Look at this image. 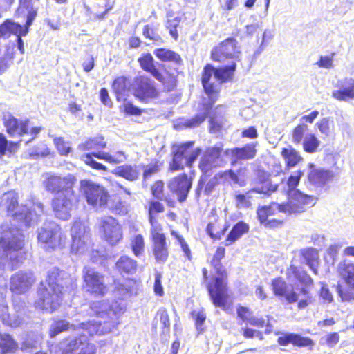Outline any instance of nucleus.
Segmentation results:
<instances>
[{
	"mask_svg": "<svg viewBox=\"0 0 354 354\" xmlns=\"http://www.w3.org/2000/svg\"><path fill=\"white\" fill-rule=\"evenodd\" d=\"M331 177V174L328 171L318 169L313 171L310 175V178L315 183H324Z\"/></svg>",
	"mask_w": 354,
	"mask_h": 354,
	"instance_id": "nucleus-53",
	"label": "nucleus"
},
{
	"mask_svg": "<svg viewBox=\"0 0 354 354\" xmlns=\"http://www.w3.org/2000/svg\"><path fill=\"white\" fill-rule=\"evenodd\" d=\"M339 337L337 333H333L327 335L321 339L322 344H326L329 347L335 346L339 342Z\"/></svg>",
	"mask_w": 354,
	"mask_h": 354,
	"instance_id": "nucleus-64",
	"label": "nucleus"
},
{
	"mask_svg": "<svg viewBox=\"0 0 354 354\" xmlns=\"http://www.w3.org/2000/svg\"><path fill=\"white\" fill-rule=\"evenodd\" d=\"M171 235L174 236L180 245L181 249L185 253V255L188 259H191V251L189 248L182 236L178 234L176 232L172 231Z\"/></svg>",
	"mask_w": 354,
	"mask_h": 354,
	"instance_id": "nucleus-61",
	"label": "nucleus"
},
{
	"mask_svg": "<svg viewBox=\"0 0 354 354\" xmlns=\"http://www.w3.org/2000/svg\"><path fill=\"white\" fill-rule=\"evenodd\" d=\"M292 273L295 277L306 286L313 284L312 278L304 271L299 270L297 267L290 266L288 270V274Z\"/></svg>",
	"mask_w": 354,
	"mask_h": 354,
	"instance_id": "nucleus-46",
	"label": "nucleus"
},
{
	"mask_svg": "<svg viewBox=\"0 0 354 354\" xmlns=\"http://www.w3.org/2000/svg\"><path fill=\"white\" fill-rule=\"evenodd\" d=\"M138 62L143 70L151 74L157 80L162 82L164 77L161 73L156 68L154 59L149 53L145 54L139 58Z\"/></svg>",
	"mask_w": 354,
	"mask_h": 354,
	"instance_id": "nucleus-34",
	"label": "nucleus"
},
{
	"mask_svg": "<svg viewBox=\"0 0 354 354\" xmlns=\"http://www.w3.org/2000/svg\"><path fill=\"white\" fill-rule=\"evenodd\" d=\"M153 253L158 263H165L169 255L168 248L166 243V237L152 239Z\"/></svg>",
	"mask_w": 354,
	"mask_h": 354,
	"instance_id": "nucleus-32",
	"label": "nucleus"
},
{
	"mask_svg": "<svg viewBox=\"0 0 354 354\" xmlns=\"http://www.w3.org/2000/svg\"><path fill=\"white\" fill-rule=\"evenodd\" d=\"M277 186L272 185L270 182L266 181L264 185L261 187H256L247 192L245 194L236 192L234 196L236 206L239 209H246L250 207L251 199L252 198V193L265 194L269 195L270 194L277 190Z\"/></svg>",
	"mask_w": 354,
	"mask_h": 354,
	"instance_id": "nucleus-19",
	"label": "nucleus"
},
{
	"mask_svg": "<svg viewBox=\"0 0 354 354\" xmlns=\"http://www.w3.org/2000/svg\"><path fill=\"white\" fill-rule=\"evenodd\" d=\"M303 173L300 171H297L293 175H291L288 180H287V186L288 189L286 191L287 195H288V192H290L292 190H298L296 189L297 185L299 183L300 178L302 176Z\"/></svg>",
	"mask_w": 354,
	"mask_h": 354,
	"instance_id": "nucleus-56",
	"label": "nucleus"
},
{
	"mask_svg": "<svg viewBox=\"0 0 354 354\" xmlns=\"http://www.w3.org/2000/svg\"><path fill=\"white\" fill-rule=\"evenodd\" d=\"M84 288L86 292L95 296H103L106 287L104 285V277L100 272L90 268H85L83 270Z\"/></svg>",
	"mask_w": 354,
	"mask_h": 354,
	"instance_id": "nucleus-14",
	"label": "nucleus"
},
{
	"mask_svg": "<svg viewBox=\"0 0 354 354\" xmlns=\"http://www.w3.org/2000/svg\"><path fill=\"white\" fill-rule=\"evenodd\" d=\"M142 33L146 38H148L150 40L156 42L162 41L161 37L153 29L150 28L149 25L145 26Z\"/></svg>",
	"mask_w": 354,
	"mask_h": 354,
	"instance_id": "nucleus-63",
	"label": "nucleus"
},
{
	"mask_svg": "<svg viewBox=\"0 0 354 354\" xmlns=\"http://www.w3.org/2000/svg\"><path fill=\"white\" fill-rule=\"evenodd\" d=\"M54 144L61 155L66 156L71 150V146L61 137L54 138Z\"/></svg>",
	"mask_w": 354,
	"mask_h": 354,
	"instance_id": "nucleus-58",
	"label": "nucleus"
},
{
	"mask_svg": "<svg viewBox=\"0 0 354 354\" xmlns=\"http://www.w3.org/2000/svg\"><path fill=\"white\" fill-rule=\"evenodd\" d=\"M168 187L171 192L178 196V201L183 202L192 187V181L186 174H183L171 180Z\"/></svg>",
	"mask_w": 354,
	"mask_h": 354,
	"instance_id": "nucleus-20",
	"label": "nucleus"
},
{
	"mask_svg": "<svg viewBox=\"0 0 354 354\" xmlns=\"http://www.w3.org/2000/svg\"><path fill=\"white\" fill-rule=\"evenodd\" d=\"M214 268L218 277L215 278L214 284H208L209 295L216 306L225 309L227 300V293L226 283L223 280L224 271L222 269L221 265L220 266H217Z\"/></svg>",
	"mask_w": 354,
	"mask_h": 354,
	"instance_id": "nucleus-9",
	"label": "nucleus"
},
{
	"mask_svg": "<svg viewBox=\"0 0 354 354\" xmlns=\"http://www.w3.org/2000/svg\"><path fill=\"white\" fill-rule=\"evenodd\" d=\"M111 173L129 181H136L139 178L140 170L136 165L124 164L114 168Z\"/></svg>",
	"mask_w": 354,
	"mask_h": 354,
	"instance_id": "nucleus-29",
	"label": "nucleus"
},
{
	"mask_svg": "<svg viewBox=\"0 0 354 354\" xmlns=\"http://www.w3.org/2000/svg\"><path fill=\"white\" fill-rule=\"evenodd\" d=\"M91 309L97 319L101 318L103 321L92 319L79 324L78 326L71 324L66 320L55 322L50 325V337H55L61 332L71 328L86 332L90 336L109 333L119 324L118 319L123 313L124 306L118 301L110 304L107 301H100L93 302Z\"/></svg>",
	"mask_w": 354,
	"mask_h": 354,
	"instance_id": "nucleus-1",
	"label": "nucleus"
},
{
	"mask_svg": "<svg viewBox=\"0 0 354 354\" xmlns=\"http://www.w3.org/2000/svg\"><path fill=\"white\" fill-rule=\"evenodd\" d=\"M212 106V104L209 103L204 104L203 111L197 113L191 118H182L178 120L176 124H174V127L177 130H183L187 128L192 129L198 127L207 117Z\"/></svg>",
	"mask_w": 354,
	"mask_h": 354,
	"instance_id": "nucleus-24",
	"label": "nucleus"
},
{
	"mask_svg": "<svg viewBox=\"0 0 354 354\" xmlns=\"http://www.w3.org/2000/svg\"><path fill=\"white\" fill-rule=\"evenodd\" d=\"M75 178L72 175L65 176L50 175L44 181L46 189L51 193H66L68 190L73 191Z\"/></svg>",
	"mask_w": 354,
	"mask_h": 354,
	"instance_id": "nucleus-16",
	"label": "nucleus"
},
{
	"mask_svg": "<svg viewBox=\"0 0 354 354\" xmlns=\"http://www.w3.org/2000/svg\"><path fill=\"white\" fill-rule=\"evenodd\" d=\"M9 24V30H10V35L14 34L17 35V37L19 36H26L27 33L28 32V29L25 26L24 28H23L19 24L12 22L10 20H8Z\"/></svg>",
	"mask_w": 354,
	"mask_h": 354,
	"instance_id": "nucleus-57",
	"label": "nucleus"
},
{
	"mask_svg": "<svg viewBox=\"0 0 354 354\" xmlns=\"http://www.w3.org/2000/svg\"><path fill=\"white\" fill-rule=\"evenodd\" d=\"M317 198L313 196L303 193L300 190L288 192V202L286 204L288 214H298L306 211L315 205Z\"/></svg>",
	"mask_w": 354,
	"mask_h": 354,
	"instance_id": "nucleus-10",
	"label": "nucleus"
},
{
	"mask_svg": "<svg viewBox=\"0 0 354 354\" xmlns=\"http://www.w3.org/2000/svg\"><path fill=\"white\" fill-rule=\"evenodd\" d=\"M329 121V118H323L315 124L321 133L325 135L326 136H328L330 133Z\"/></svg>",
	"mask_w": 354,
	"mask_h": 354,
	"instance_id": "nucleus-62",
	"label": "nucleus"
},
{
	"mask_svg": "<svg viewBox=\"0 0 354 354\" xmlns=\"http://www.w3.org/2000/svg\"><path fill=\"white\" fill-rule=\"evenodd\" d=\"M137 268V261L126 255L120 257L115 263V269L123 277L134 274Z\"/></svg>",
	"mask_w": 354,
	"mask_h": 354,
	"instance_id": "nucleus-30",
	"label": "nucleus"
},
{
	"mask_svg": "<svg viewBox=\"0 0 354 354\" xmlns=\"http://www.w3.org/2000/svg\"><path fill=\"white\" fill-rule=\"evenodd\" d=\"M202 84L205 90V92L208 95L209 99V104H212L216 100V95L220 91L221 82L218 78L215 80L213 78H208L205 82V68L203 69V73L202 76Z\"/></svg>",
	"mask_w": 354,
	"mask_h": 354,
	"instance_id": "nucleus-33",
	"label": "nucleus"
},
{
	"mask_svg": "<svg viewBox=\"0 0 354 354\" xmlns=\"http://www.w3.org/2000/svg\"><path fill=\"white\" fill-rule=\"evenodd\" d=\"M308 130V126L304 123L297 125L292 131V142L299 144L303 140L305 133Z\"/></svg>",
	"mask_w": 354,
	"mask_h": 354,
	"instance_id": "nucleus-54",
	"label": "nucleus"
},
{
	"mask_svg": "<svg viewBox=\"0 0 354 354\" xmlns=\"http://www.w3.org/2000/svg\"><path fill=\"white\" fill-rule=\"evenodd\" d=\"M277 342L281 346H287L289 344H292L295 346L300 348L307 347L310 350H312L315 345L312 339L303 337L299 334L290 333H282L281 336L278 337Z\"/></svg>",
	"mask_w": 354,
	"mask_h": 354,
	"instance_id": "nucleus-23",
	"label": "nucleus"
},
{
	"mask_svg": "<svg viewBox=\"0 0 354 354\" xmlns=\"http://www.w3.org/2000/svg\"><path fill=\"white\" fill-rule=\"evenodd\" d=\"M285 203L279 204L272 202L268 205H263L258 207L257 210V217L259 222H263L270 216H277L280 213L289 215Z\"/></svg>",
	"mask_w": 354,
	"mask_h": 354,
	"instance_id": "nucleus-27",
	"label": "nucleus"
},
{
	"mask_svg": "<svg viewBox=\"0 0 354 354\" xmlns=\"http://www.w3.org/2000/svg\"><path fill=\"white\" fill-rule=\"evenodd\" d=\"M216 179H219L221 180H227L231 184H238L239 185H242V184L239 182V179L236 173H234L232 170L225 171L222 173H218L215 175Z\"/></svg>",
	"mask_w": 354,
	"mask_h": 354,
	"instance_id": "nucleus-50",
	"label": "nucleus"
},
{
	"mask_svg": "<svg viewBox=\"0 0 354 354\" xmlns=\"http://www.w3.org/2000/svg\"><path fill=\"white\" fill-rule=\"evenodd\" d=\"M257 145V142L248 143L242 147L227 149L225 153L232 157V162L251 160L256 156Z\"/></svg>",
	"mask_w": 354,
	"mask_h": 354,
	"instance_id": "nucleus-22",
	"label": "nucleus"
},
{
	"mask_svg": "<svg viewBox=\"0 0 354 354\" xmlns=\"http://www.w3.org/2000/svg\"><path fill=\"white\" fill-rule=\"evenodd\" d=\"M38 241L44 245L46 249H55L62 247L66 243L60 227L55 222H48L38 230Z\"/></svg>",
	"mask_w": 354,
	"mask_h": 354,
	"instance_id": "nucleus-6",
	"label": "nucleus"
},
{
	"mask_svg": "<svg viewBox=\"0 0 354 354\" xmlns=\"http://www.w3.org/2000/svg\"><path fill=\"white\" fill-rule=\"evenodd\" d=\"M75 201L74 191L68 190L66 193L56 195L52 201V207L56 217L64 221L69 219Z\"/></svg>",
	"mask_w": 354,
	"mask_h": 354,
	"instance_id": "nucleus-11",
	"label": "nucleus"
},
{
	"mask_svg": "<svg viewBox=\"0 0 354 354\" xmlns=\"http://www.w3.org/2000/svg\"><path fill=\"white\" fill-rule=\"evenodd\" d=\"M180 18L176 17L173 19H168L166 22V28L169 30V33L174 39H177L178 34L176 30L177 26L180 23Z\"/></svg>",
	"mask_w": 354,
	"mask_h": 354,
	"instance_id": "nucleus-59",
	"label": "nucleus"
},
{
	"mask_svg": "<svg viewBox=\"0 0 354 354\" xmlns=\"http://www.w3.org/2000/svg\"><path fill=\"white\" fill-rule=\"evenodd\" d=\"M339 270L346 285L354 288V263H343L339 266Z\"/></svg>",
	"mask_w": 354,
	"mask_h": 354,
	"instance_id": "nucleus-38",
	"label": "nucleus"
},
{
	"mask_svg": "<svg viewBox=\"0 0 354 354\" xmlns=\"http://www.w3.org/2000/svg\"><path fill=\"white\" fill-rule=\"evenodd\" d=\"M237 44L235 39L227 38L212 49V59L219 62H225L227 59H232L234 62L239 59L240 55L239 47Z\"/></svg>",
	"mask_w": 354,
	"mask_h": 354,
	"instance_id": "nucleus-12",
	"label": "nucleus"
},
{
	"mask_svg": "<svg viewBox=\"0 0 354 354\" xmlns=\"http://www.w3.org/2000/svg\"><path fill=\"white\" fill-rule=\"evenodd\" d=\"M222 147V145H216L206 149L199 163V168L203 173L207 174L212 168L221 167L223 164Z\"/></svg>",
	"mask_w": 354,
	"mask_h": 354,
	"instance_id": "nucleus-17",
	"label": "nucleus"
},
{
	"mask_svg": "<svg viewBox=\"0 0 354 354\" xmlns=\"http://www.w3.org/2000/svg\"><path fill=\"white\" fill-rule=\"evenodd\" d=\"M113 89L116 94L117 100L120 101L125 95L127 84L126 78L119 77L116 78L112 84Z\"/></svg>",
	"mask_w": 354,
	"mask_h": 354,
	"instance_id": "nucleus-45",
	"label": "nucleus"
},
{
	"mask_svg": "<svg viewBox=\"0 0 354 354\" xmlns=\"http://www.w3.org/2000/svg\"><path fill=\"white\" fill-rule=\"evenodd\" d=\"M35 282L32 272L19 271L10 277V290L15 294L26 293Z\"/></svg>",
	"mask_w": 354,
	"mask_h": 354,
	"instance_id": "nucleus-18",
	"label": "nucleus"
},
{
	"mask_svg": "<svg viewBox=\"0 0 354 354\" xmlns=\"http://www.w3.org/2000/svg\"><path fill=\"white\" fill-rule=\"evenodd\" d=\"M135 283L136 281L132 279H127L125 284L120 282H115V290L118 292L122 298L126 297L131 292Z\"/></svg>",
	"mask_w": 354,
	"mask_h": 354,
	"instance_id": "nucleus-47",
	"label": "nucleus"
},
{
	"mask_svg": "<svg viewBox=\"0 0 354 354\" xmlns=\"http://www.w3.org/2000/svg\"><path fill=\"white\" fill-rule=\"evenodd\" d=\"M132 251L136 257H139L144 251L145 241L144 238L141 234H138L134 236L131 243Z\"/></svg>",
	"mask_w": 354,
	"mask_h": 354,
	"instance_id": "nucleus-51",
	"label": "nucleus"
},
{
	"mask_svg": "<svg viewBox=\"0 0 354 354\" xmlns=\"http://www.w3.org/2000/svg\"><path fill=\"white\" fill-rule=\"evenodd\" d=\"M82 335L79 338L67 339L61 343V348L63 354H71L72 352L76 349L80 348V340H82Z\"/></svg>",
	"mask_w": 354,
	"mask_h": 354,
	"instance_id": "nucleus-48",
	"label": "nucleus"
},
{
	"mask_svg": "<svg viewBox=\"0 0 354 354\" xmlns=\"http://www.w3.org/2000/svg\"><path fill=\"white\" fill-rule=\"evenodd\" d=\"M272 287L276 296L284 297L289 304L299 300V295L293 290H290L288 286L281 278L272 280Z\"/></svg>",
	"mask_w": 354,
	"mask_h": 354,
	"instance_id": "nucleus-26",
	"label": "nucleus"
},
{
	"mask_svg": "<svg viewBox=\"0 0 354 354\" xmlns=\"http://www.w3.org/2000/svg\"><path fill=\"white\" fill-rule=\"evenodd\" d=\"M337 291L342 301H351L354 300V288L348 286H344L338 284Z\"/></svg>",
	"mask_w": 354,
	"mask_h": 354,
	"instance_id": "nucleus-49",
	"label": "nucleus"
},
{
	"mask_svg": "<svg viewBox=\"0 0 354 354\" xmlns=\"http://www.w3.org/2000/svg\"><path fill=\"white\" fill-rule=\"evenodd\" d=\"M132 89L135 97L142 102H148L158 95L154 82L145 76H139L135 78Z\"/></svg>",
	"mask_w": 354,
	"mask_h": 354,
	"instance_id": "nucleus-13",
	"label": "nucleus"
},
{
	"mask_svg": "<svg viewBox=\"0 0 354 354\" xmlns=\"http://www.w3.org/2000/svg\"><path fill=\"white\" fill-rule=\"evenodd\" d=\"M236 64L232 62L231 64L218 68H214L209 65L205 67V82L208 78H213L214 80L218 78L221 84L230 80L236 69Z\"/></svg>",
	"mask_w": 354,
	"mask_h": 354,
	"instance_id": "nucleus-21",
	"label": "nucleus"
},
{
	"mask_svg": "<svg viewBox=\"0 0 354 354\" xmlns=\"http://www.w3.org/2000/svg\"><path fill=\"white\" fill-rule=\"evenodd\" d=\"M249 231V225L243 222L239 221L236 223L225 239V245H229L240 239L244 234Z\"/></svg>",
	"mask_w": 354,
	"mask_h": 354,
	"instance_id": "nucleus-35",
	"label": "nucleus"
},
{
	"mask_svg": "<svg viewBox=\"0 0 354 354\" xmlns=\"http://www.w3.org/2000/svg\"><path fill=\"white\" fill-rule=\"evenodd\" d=\"M85 333V332H83ZM79 346H80V351L79 354H95L96 346L93 344H90L87 342L86 334L82 335V340L79 342Z\"/></svg>",
	"mask_w": 354,
	"mask_h": 354,
	"instance_id": "nucleus-52",
	"label": "nucleus"
},
{
	"mask_svg": "<svg viewBox=\"0 0 354 354\" xmlns=\"http://www.w3.org/2000/svg\"><path fill=\"white\" fill-rule=\"evenodd\" d=\"M106 209H109L116 214H126L128 212V207L125 203L122 201L119 197L115 196L108 200V204Z\"/></svg>",
	"mask_w": 354,
	"mask_h": 354,
	"instance_id": "nucleus-40",
	"label": "nucleus"
},
{
	"mask_svg": "<svg viewBox=\"0 0 354 354\" xmlns=\"http://www.w3.org/2000/svg\"><path fill=\"white\" fill-rule=\"evenodd\" d=\"M72 279L68 274L53 268L48 274L46 284L41 283L35 306L44 310L53 312L60 305L65 290L64 286L71 285Z\"/></svg>",
	"mask_w": 354,
	"mask_h": 354,
	"instance_id": "nucleus-2",
	"label": "nucleus"
},
{
	"mask_svg": "<svg viewBox=\"0 0 354 354\" xmlns=\"http://www.w3.org/2000/svg\"><path fill=\"white\" fill-rule=\"evenodd\" d=\"M194 142L188 141L181 144H174L171 147L172 162L169 165L170 170L175 171L183 169L185 166L192 167L193 162L201 153L200 148L189 151Z\"/></svg>",
	"mask_w": 354,
	"mask_h": 354,
	"instance_id": "nucleus-4",
	"label": "nucleus"
},
{
	"mask_svg": "<svg viewBox=\"0 0 354 354\" xmlns=\"http://www.w3.org/2000/svg\"><path fill=\"white\" fill-rule=\"evenodd\" d=\"M149 222L151 224V235L152 239H156V237H165V234L161 233L162 228L158 222L154 218L153 215L149 216Z\"/></svg>",
	"mask_w": 354,
	"mask_h": 354,
	"instance_id": "nucleus-55",
	"label": "nucleus"
},
{
	"mask_svg": "<svg viewBox=\"0 0 354 354\" xmlns=\"http://www.w3.org/2000/svg\"><path fill=\"white\" fill-rule=\"evenodd\" d=\"M156 316L159 317L163 328L166 329L167 331H169L170 328V322L167 310L164 308H160L157 312Z\"/></svg>",
	"mask_w": 354,
	"mask_h": 354,
	"instance_id": "nucleus-60",
	"label": "nucleus"
},
{
	"mask_svg": "<svg viewBox=\"0 0 354 354\" xmlns=\"http://www.w3.org/2000/svg\"><path fill=\"white\" fill-rule=\"evenodd\" d=\"M337 90L332 92V97L339 101L346 102L350 99H354V79L345 78L338 82Z\"/></svg>",
	"mask_w": 354,
	"mask_h": 354,
	"instance_id": "nucleus-25",
	"label": "nucleus"
},
{
	"mask_svg": "<svg viewBox=\"0 0 354 354\" xmlns=\"http://www.w3.org/2000/svg\"><path fill=\"white\" fill-rule=\"evenodd\" d=\"M17 347V343L10 335L0 333V349L2 353L13 352Z\"/></svg>",
	"mask_w": 354,
	"mask_h": 354,
	"instance_id": "nucleus-42",
	"label": "nucleus"
},
{
	"mask_svg": "<svg viewBox=\"0 0 354 354\" xmlns=\"http://www.w3.org/2000/svg\"><path fill=\"white\" fill-rule=\"evenodd\" d=\"M302 257L306 263L309 266L315 274H317V266L319 263V254L314 248H307L302 251Z\"/></svg>",
	"mask_w": 354,
	"mask_h": 354,
	"instance_id": "nucleus-36",
	"label": "nucleus"
},
{
	"mask_svg": "<svg viewBox=\"0 0 354 354\" xmlns=\"http://www.w3.org/2000/svg\"><path fill=\"white\" fill-rule=\"evenodd\" d=\"M281 155L285 158L288 167H295L302 159L298 152L291 147L283 149Z\"/></svg>",
	"mask_w": 354,
	"mask_h": 354,
	"instance_id": "nucleus-41",
	"label": "nucleus"
},
{
	"mask_svg": "<svg viewBox=\"0 0 354 354\" xmlns=\"http://www.w3.org/2000/svg\"><path fill=\"white\" fill-rule=\"evenodd\" d=\"M320 145L319 140L314 133L306 134L303 141L305 151L309 153H315Z\"/></svg>",
	"mask_w": 354,
	"mask_h": 354,
	"instance_id": "nucleus-43",
	"label": "nucleus"
},
{
	"mask_svg": "<svg viewBox=\"0 0 354 354\" xmlns=\"http://www.w3.org/2000/svg\"><path fill=\"white\" fill-rule=\"evenodd\" d=\"M93 157L97 158L100 160H104L107 162L115 165L122 163L127 159V156L122 151H118L115 152L113 154H111L105 151H95L92 152L91 153L82 154L80 156V159L85 164L88 165L93 169L97 170L106 171L107 167L105 165L95 161L93 159Z\"/></svg>",
	"mask_w": 354,
	"mask_h": 354,
	"instance_id": "nucleus-7",
	"label": "nucleus"
},
{
	"mask_svg": "<svg viewBox=\"0 0 354 354\" xmlns=\"http://www.w3.org/2000/svg\"><path fill=\"white\" fill-rule=\"evenodd\" d=\"M23 248L22 235L17 230H10L8 225L1 226L0 230V274L4 270L8 259L12 266L21 262Z\"/></svg>",
	"mask_w": 354,
	"mask_h": 354,
	"instance_id": "nucleus-3",
	"label": "nucleus"
},
{
	"mask_svg": "<svg viewBox=\"0 0 354 354\" xmlns=\"http://www.w3.org/2000/svg\"><path fill=\"white\" fill-rule=\"evenodd\" d=\"M28 120L19 121L11 115L4 116V124L7 132L12 136L28 133Z\"/></svg>",
	"mask_w": 354,
	"mask_h": 354,
	"instance_id": "nucleus-28",
	"label": "nucleus"
},
{
	"mask_svg": "<svg viewBox=\"0 0 354 354\" xmlns=\"http://www.w3.org/2000/svg\"><path fill=\"white\" fill-rule=\"evenodd\" d=\"M80 188L88 205L96 211L106 209L110 196L103 186L91 180H82Z\"/></svg>",
	"mask_w": 354,
	"mask_h": 354,
	"instance_id": "nucleus-5",
	"label": "nucleus"
},
{
	"mask_svg": "<svg viewBox=\"0 0 354 354\" xmlns=\"http://www.w3.org/2000/svg\"><path fill=\"white\" fill-rule=\"evenodd\" d=\"M154 55L162 62H170L178 64L181 62L180 55L174 51L166 49L158 48L153 52Z\"/></svg>",
	"mask_w": 354,
	"mask_h": 354,
	"instance_id": "nucleus-37",
	"label": "nucleus"
},
{
	"mask_svg": "<svg viewBox=\"0 0 354 354\" xmlns=\"http://www.w3.org/2000/svg\"><path fill=\"white\" fill-rule=\"evenodd\" d=\"M227 227H221L217 223L209 222L207 226L206 232L214 240H220L224 235Z\"/></svg>",
	"mask_w": 354,
	"mask_h": 354,
	"instance_id": "nucleus-44",
	"label": "nucleus"
},
{
	"mask_svg": "<svg viewBox=\"0 0 354 354\" xmlns=\"http://www.w3.org/2000/svg\"><path fill=\"white\" fill-rule=\"evenodd\" d=\"M0 319L5 325L10 327H18L22 323V317L19 315L8 312V304L3 299L0 301Z\"/></svg>",
	"mask_w": 354,
	"mask_h": 354,
	"instance_id": "nucleus-31",
	"label": "nucleus"
},
{
	"mask_svg": "<svg viewBox=\"0 0 354 354\" xmlns=\"http://www.w3.org/2000/svg\"><path fill=\"white\" fill-rule=\"evenodd\" d=\"M100 230L106 241L111 245L117 244L122 238V227L112 216H104L100 218Z\"/></svg>",
	"mask_w": 354,
	"mask_h": 354,
	"instance_id": "nucleus-15",
	"label": "nucleus"
},
{
	"mask_svg": "<svg viewBox=\"0 0 354 354\" xmlns=\"http://www.w3.org/2000/svg\"><path fill=\"white\" fill-rule=\"evenodd\" d=\"M106 146V143L103 140V138L96 137L94 138H90L84 142L79 144L77 149L80 151L97 150L100 149H104Z\"/></svg>",
	"mask_w": 354,
	"mask_h": 354,
	"instance_id": "nucleus-39",
	"label": "nucleus"
},
{
	"mask_svg": "<svg viewBox=\"0 0 354 354\" xmlns=\"http://www.w3.org/2000/svg\"><path fill=\"white\" fill-rule=\"evenodd\" d=\"M72 253L77 254L84 252L90 238V229L86 223L80 220L75 221L71 228Z\"/></svg>",
	"mask_w": 354,
	"mask_h": 354,
	"instance_id": "nucleus-8",
	"label": "nucleus"
}]
</instances>
